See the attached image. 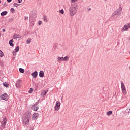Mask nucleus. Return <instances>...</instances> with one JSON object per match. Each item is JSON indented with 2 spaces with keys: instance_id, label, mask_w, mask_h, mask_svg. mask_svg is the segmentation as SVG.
Here are the masks:
<instances>
[{
  "instance_id": "1",
  "label": "nucleus",
  "mask_w": 130,
  "mask_h": 130,
  "mask_svg": "<svg viewBox=\"0 0 130 130\" xmlns=\"http://www.w3.org/2000/svg\"><path fill=\"white\" fill-rule=\"evenodd\" d=\"M30 118H31V113L27 112L22 117V122L25 125L29 124Z\"/></svg>"
},
{
  "instance_id": "2",
  "label": "nucleus",
  "mask_w": 130,
  "mask_h": 130,
  "mask_svg": "<svg viewBox=\"0 0 130 130\" xmlns=\"http://www.w3.org/2000/svg\"><path fill=\"white\" fill-rule=\"evenodd\" d=\"M78 8L75 6H71L69 8V14L71 17H74L77 13Z\"/></svg>"
},
{
  "instance_id": "3",
  "label": "nucleus",
  "mask_w": 130,
  "mask_h": 130,
  "mask_svg": "<svg viewBox=\"0 0 130 130\" xmlns=\"http://www.w3.org/2000/svg\"><path fill=\"white\" fill-rule=\"evenodd\" d=\"M121 12H122V8L121 7H119L114 13L112 14V17L119 16V15L121 14Z\"/></svg>"
},
{
  "instance_id": "4",
  "label": "nucleus",
  "mask_w": 130,
  "mask_h": 130,
  "mask_svg": "<svg viewBox=\"0 0 130 130\" xmlns=\"http://www.w3.org/2000/svg\"><path fill=\"white\" fill-rule=\"evenodd\" d=\"M121 87L123 94L124 95H126V88H125V85H124L123 82H121Z\"/></svg>"
},
{
  "instance_id": "5",
  "label": "nucleus",
  "mask_w": 130,
  "mask_h": 130,
  "mask_svg": "<svg viewBox=\"0 0 130 130\" xmlns=\"http://www.w3.org/2000/svg\"><path fill=\"white\" fill-rule=\"evenodd\" d=\"M0 98L2 100L8 101V100H9V95L7 94V93H4V94L1 95Z\"/></svg>"
},
{
  "instance_id": "6",
  "label": "nucleus",
  "mask_w": 130,
  "mask_h": 130,
  "mask_svg": "<svg viewBox=\"0 0 130 130\" xmlns=\"http://www.w3.org/2000/svg\"><path fill=\"white\" fill-rule=\"evenodd\" d=\"M129 28H130V24H125L122 27L121 32H126V31H128V29Z\"/></svg>"
},
{
  "instance_id": "7",
  "label": "nucleus",
  "mask_w": 130,
  "mask_h": 130,
  "mask_svg": "<svg viewBox=\"0 0 130 130\" xmlns=\"http://www.w3.org/2000/svg\"><path fill=\"white\" fill-rule=\"evenodd\" d=\"M60 108V102L59 101H57L56 103V105L55 106V110L56 111H58Z\"/></svg>"
},
{
  "instance_id": "8",
  "label": "nucleus",
  "mask_w": 130,
  "mask_h": 130,
  "mask_svg": "<svg viewBox=\"0 0 130 130\" xmlns=\"http://www.w3.org/2000/svg\"><path fill=\"white\" fill-rule=\"evenodd\" d=\"M37 103H35L34 104V105L32 106L31 109L34 110V111H37L38 110L39 107H38V105H37Z\"/></svg>"
},
{
  "instance_id": "9",
  "label": "nucleus",
  "mask_w": 130,
  "mask_h": 130,
  "mask_svg": "<svg viewBox=\"0 0 130 130\" xmlns=\"http://www.w3.org/2000/svg\"><path fill=\"white\" fill-rule=\"evenodd\" d=\"M22 83V80L18 79L17 81L15 83V86L16 88H20L21 87V84Z\"/></svg>"
},
{
  "instance_id": "10",
  "label": "nucleus",
  "mask_w": 130,
  "mask_h": 130,
  "mask_svg": "<svg viewBox=\"0 0 130 130\" xmlns=\"http://www.w3.org/2000/svg\"><path fill=\"white\" fill-rule=\"evenodd\" d=\"M39 116V114H38V113H34L33 114L32 120H35V119L38 118Z\"/></svg>"
},
{
  "instance_id": "11",
  "label": "nucleus",
  "mask_w": 130,
  "mask_h": 130,
  "mask_svg": "<svg viewBox=\"0 0 130 130\" xmlns=\"http://www.w3.org/2000/svg\"><path fill=\"white\" fill-rule=\"evenodd\" d=\"M1 124H2V125H3V126H5V125L7 124V118H3Z\"/></svg>"
},
{
  "instance_id": "12",
  "label": "nucleus",
  "mask_w": 130,
  "mask_h": 130,
  "mask_svg": "<svg viewBox=\"0 0 130 130\" xmlns=\"http://www.w3.org/2000/svg\"><path fill=\"white\" fill-rule=\"evenodd\" d=\"M21 36L18 34H15L13 35V39H17V38H21Z\"/></svg>"
},
{
  "instance_id": "13",
  "label": "nucleus",
  "mask_w": 130,
  "mask_h": 130,
  "mask_svg": "<svg viewBox=\"0 0 130 130\" xmlns=\"http://www.w3.org/2000/svg\"><path fill=\"white\" fill-rule=\"evenodd\" d=\"M37 75H38L37 71H35L31 74V76L33 77L34 79L37 78Z\"/></svg>"
},
{
  "instance_id": "14",
  "label": "nucleus",
  "mask_w": 130,
  "mask_h": 130,
  "mask_svg": "<svg viewBox=\"0 0 130 130\" xmlns=\"http://www.w3.org/2000/svg\"><path fill=\"white\" fill-rule=\"evenodd\" d=\"M39 77H40V78H43V77H44V72H43V71H40Z\"/></svg>"
},
{
  "instance_id": "15",
  "label": "nucleus",
  "mask_w": 130,
  "mask_h": 130,
  "mask_svg": "<svg viewBox=\"0 0 130 130\" xmlns=\"http://www.w3.org/2000/svg\"><path fill=\"white\" fill-rule=\"evenodd\" d=\"M47 94V92H46V90H43L41 93V95L42 96V97H44Z\"/></svg>"
},
{
  "instance_id": "16",
  "label": "nucleus",
  "mask_w": 130,
  "mask_h": 130,
  "mask_svg": "<svg viewBox=\"0 0 130 130\" xmlns=\"http://www.w3.org/2000/svg\"><path fill=\"white\" fill-rule=\"evenodd\" d=\"M13 41L14 40L13 39L9 41V44H10V46H14V44H13Z\"/></svg>"
},
{
  "instance_id": "17",
  "label": "nucleus",
  "mask_w": 130,
  "mask_h": 130,
  "mask_svg": "<svg viewBox=\"0 0 130 130\" xmlns=\"http://www.w3.org/2000/svg\"><path fill=\"white\" fill-rule=\"evenodd\" d=\"M8 14V12L7 11H3L1 13V16H6Z\"/></svg>"
},
{
  "instance_id": "18",
  "label": "nucleus",
  "mask_w": 130,
  "mask_h": 130,
  "mask_svg": "<svg viewBox=\"0 0 130 130\" xmlns=\"http://www.w3.org/2000/svg\"><path fill=\"white\" fill-rule=\"evenodd\" d=\"M43 20L44 22H46V23H47L48 22V20H47V16H43Z\"/></svg>"
},
{
  "instance_id": "19",
  "label": "nucleus",
  "mask_w": 130,
  "mask_h": 130,
  "mask_svg": "<svg viewBox=\"0 0 130 130\" xmlns=\"http://www.w3.org/2000/svg\"><path fill=\"white\" fill-rule=\"evenodd\" d=\"M32 41V39L28 38L26 41L27 44H30L31 43V41Z\"/></svg>"
},
{
  "instance_id": "20",
  "label": "nucleus",
  "mask_w": 130,
  "mask_h": 130,
  "mask_svg": "<svg viewBox=\"0 0 130 130\" xmlns=\"http://www.w3.org/2000/svg\"><path fill=\"white\" fill-rule=\"evenodd\" d=\"M68 60H69V57L65 56L63 57V61H68Z\"/></svg>"
},
{
  "instance_id": "21",
  "label": "nucleus",
  "mask_w": 130,
  "mask_h": 130,
  "mask_svg": "<svg viewBox=\"0 0 130 130\" xmlns=\"http://www.w3.org/2000/svg\"><path fill=\"white\" fill-rule=\"evenodd\" d=\"M19 70L20 73H22V74L25 73V70H24V69H23V68H19Z\"/></svg>"
},
{
  "instance_id": "22",
  "label": "nucleus",
  "mask_w": 130,
  "mask_h": 130,
  "mask_svg": "<svg viewBox=\"0 0 130 130\" xmlns=\"http://www.w3.org/2000/svg\"><path fill=\"white\" fill-rule=\"evenodd\" d=\"M57 59H58V60H59L60 61H63V57L58 56Z\"/></svg>"
},
{
  "instance_id": "23",
  "label": "nucleus",
  "mask_w": 130,
  "mask_h": 130,
  "mask_svg": "<svg viewBox=\"0 0 130 130\" xmlns=\"http://www.w3.org/2000/svg\"><path fill=\"white\" fill-rule=\"evenodd\" d=\"M107 115L109 116V115H111L112 114V111H109L106 113Z\"/></svg>"
},
{
  "instance_id": "24",
  "label": "nucleus",
  "mask_w": 130,
  "mask_h": 130,
  "mask_svg": "<svg viewBox=\"0 0 130 130\" xmlns=\"http://www.w3.org/2000/svg\"><path fill=\"white\" fill-rule=\"evenodd\" d=\"M3 86H4V87H6V88H8V87H9V84H8V83L7 82H5L3 83Z\"/></svg>"
},
{
  "instance_id": "25",
  "label": "nucleus",
  "mask_w": 130,
  "mask_h": 130,
  "mask_svg": "<svg viewBox=\"0 0 130 130\" xmlns=\"http://www.w3.org/2000/svg\"><path fill=\"white\" fill-rule=\"evenodd\" d=\"M19 50H20V46H17L16 48H15V51L16 52H18V51H19Z\"/></svg>"
},
{
  "instance_id": "26",
  "label": "nucleus",
  "mask_w": 130,
  "mask_h": 130,
  "mask_svg": "<svg viewBox=\"0 0 130 130\" xmlns=\"http://www.w3.org/2000/svg\"><path fill=\"white\" fill-rule=\"evenodd\" d=\"M59 13H60V14H62V15H63V14H64V11L63 10V9H61V10H59Z\"/></svg>"
},
{
  "instance_id": "27",
  "label": "nucleus",
  "mask_w": 130,
  "mask_h": 130,
  "mask_svg": "<svg viewBox=\"0 0 130 130\" xmlns=\"http://www.w3.org/2000/svg\"><path fill=\"white\" fill-rule=\"evenodd\" d=\"M4 56V53L0 50V57H3Z\"/></svg>"
},
{
  "instance_id": "28",
  "label": "nucleus",
  "mask_w": 130,
  "mask_h": 130,
  "mask_svg": "<svg viewBox=\"0 0 130 130\" xmlns=\"http://www.w3.org/2000/svg\"><path fill=\"white\" fill-rule=\"evenodd\" d=\"M13 6L14 7H19V6H20V4L18 3H14Z\"/></svg>"
},
{
  "instance_id": "29",
  "label": "nucleus",
  "mask_w": 130,
  "mask_h": 130,
  "mask_svg": "<svg viewBox=\"0 0 130 130\" xmlns=\"http://www.w3.org/2000/svg\"><path fill=\"white\" fill-rule=\"evenodd\" d=\"M11 12H12V14H14L15 13V9L14 8H11L10 9Z\"/></svg>"
},
{
  "instance_id": "30",
  "label": "nucleus",
  "mask_w": 130,
  "mask_h": 130,
  "mask_svg": "<svg viewBox=\"0 0 130 130\" xmlns=\"http://www.w3.org/2000/svg\"><path fill=\"white\" fill-rule=\"evenodd\" d=\"M17 52H16V51H13V52H12V53H13V54L14 56H16V55H17Z\"/></svg>"
},
{
  "instance_id": "31",
  "label": "nucleus",
  "mask_w": 130,
  "mask_h": 130,
  "mask_svg": "<svg viewBox=\"0 0 130 130\" xmlns=\"http://www.w3.org/2000/svg\"><path fill=\"white\" fill-rule=\"evenodd\" d=\"M33 92V88H31L29 91V93H32Z\"/></svg>"
},
{
  "instance_id": "32",
  "label": "nucleus",
  "mask_w": 130,
  "mask_h": 130,
  "mask_svg": "<svg viewBox=\"0 0 130 130\" xmlns=\"http://www.w3.org/2000/svg\"><path fill=\"white\" fill-rule=\"evenodd\" d=\"M41 24H42V21H39V22H38L39 25L40 26V25H41Z\"/></svg>"
},
{
  "instance_id": "33",
  "label": "nucleus",
  "mask_w": 130,
  "mask_h": 130,
  "mask_svg": "<svg viewBox=\"0 0 130 130\" xmlns=\"http://www.w3.org/2000/svg\"><path fill=\"white\" fill-rule=\"evenodd\" d=\"M78 0H71L72 3H76V2H77Z\"/></svg>"
},
{
  "instance_id": "34",
  "label": "nucleus",
  "mask_w": 130,
  "mask_h": 130,
  "mask_svg": "<svg viewBox=\"0 0 130 130\" xmlns=\"http://www.w3.org/2000/svg\"><path fill=\"white\" fill-rule=\"evenodd\" d=\"M126 112H128V113H129V112H130V109H127L126 110Z\"/></svg>"
},
{
  "instance_id": "35",
  "label": "nucleus",
  "mask_w": 130,
  "mask_h": 130,
  "mask_svg": "<svg viewBox=\"0 0 130 130\" xmlns=\"http://www.w3.org/2000/svg\"><path fill=\"white\" fill-rule=\"evenodd\" d=\"M25 20H28V17H27V16H25Z\"/></svg>"
},
{
  "instance_id": "36",
  "label": "nucleus",
  "mask_w": 130,
  "mask_h": 130,
  "mask_svg": "<svg viewBox=\"0 0 130 130\" xmlns=\"http://www.w3.org/2000/svg\"><path fill=\"white\" fill-rule=\"evenodd\" d=\"M22 0H18L19 4H21V3H22Z\"/></svg>"
},
{
  "instance_id": "37",
  "label": "nucleus",
  "mask_w": 130,
  "mask_h": 130,
  "mask_svg": "<svg viewBox=\"0 0 130 130\" xmlns=\"http://www.w3.org/2000/svg\"><path fill=\"white\" fill-rule=\"evenodd\" d=\"M8 3H11L12 2V0H7Z\"/></svg>"
},
{
  "instance_id": "38",
  "label": "nucleus",
  "mask_w": 130,
  "mask_h": 130,
  "mask_svg": "<svg viewBox=\"0 0 130 130\" xmlns=\"http://www.w3.org/2000/svg\"><path fill=\"white\" fill-rule=\"evenodd\" d=\"M87 11H91V8H88V9H87Z\"/></svg>"
},
{
  "instance_id": "39",
  "label": "nucleus",
  "mask_w": 130,
  "mask_h": 130,
  "mask_svg": "<svg viewBox=\"0 0 130 130\" xmlns=\"http://www.w3.org/2000/svg\"><path fill=\"white\" fill-rule=\"evenodd\" d=\"M2 31H3V32H6V30H5V29H3Z\"/></svg>"
},
{
  "instance_id": "40",
  "label": "nucleus",
  "mask_w": 130,
  "mask_h": 130,
  "mask_svg": "<svg viewBox=\"0 0 130 130\" xmlns=\"http://www.w3.org/2000/svg\"><path fill=\"white\" fill-rule=\"evenodd\" d=\"M2 34L0 33V37L1 36Z\"/></svg>"
},
{
  "instance_id": "41",
  "label": "nucleus",
  "mask_w": 130,
  "mask_h": 130,
  "mask_svg": "<svg viewBox=\"0 0 130 130\" xmlns=\"http://www.w3.org/2000/svg\"><path fill=\"white\" fill-rule=\"evenodd\" d=\"M1 0H0V4H1Z\"/></svg>"
}]
</instances>
